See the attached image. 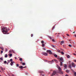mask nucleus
I'll list each match as a JSON object with an SVG mask.
<instances>
[{"instance_id": "nucleus-1", "label": "nucleus", "mask_w": 76, "mask_h": 76, "mask_svg": "<svg viewBox=\"0 0 76 76\" xmlns=\"http://www.w3.org/2000/svg\"><path fill=\"white\" fill-rule=\"evenodd\" d=\"M2 32L4 34H6L8 32V28L7 27H4L2 29Z\"/></svg>"}, {"instance_id": "nucleus-2", "label": "nucleus", "mask_w": 76, "mask_h": 76, "mask_svg": "<svg viewBox=\"0 0 76 76\" xmlns=\"http://www.w3.org/2000/svg\"><path fill=\"white\" fill-rule=\"evenodd\" d=\"M56 73H57V72H56V71H53V73L52 74V75H51V76H55V75H56Z\"/></svg>"}, {"instance_id": "nucleus-3", "label": "nucleus", "mask_w": 76, "mask_h": 76, "mask_svg": "<svg viewBox=\"0 0 76 76\" xmlns=\"http://www.w3.org/2000/svg\"><path fill=\"white\" fill-rule=\"evenodd\" d=\"M39 73H41L40 75H42V76H44V74H43L42 73H44V72L42 71H39Z\"/></svg>"}, {"instance_id": "nucleus-4", "label": "nucleus", "mask_w": 76, "mask_h": 76, "mask_svg": "<svg viewBox=\"0 0 76 76\" xmlns=\"http://www.w3.org/2000/svg\"><path fill=\"white\" fill-rule=\"evenodd\" d=\"M46 52L47 53H49L50 54H52V52L51 51V50H48L46 51Z\"/></svg>"}, {"instance_id": "nucleus-5", "label": "nucleus", "mask_w": 76, "mask_h": 76, "mask_svg": "<svg viewBox=\"0 0 76 76\" xmlns=\"http://www.w3.org/2000/svg\"><path fill=\"white\" fill-rule=\"evenodd\" d=\"M57 68L59 70V72L61 71V69L58 66V65L57 66Z\"/></svg>"}, {"instance_id": "nucleus-6", "label": "nucleus", "mask_w": 76, "mask_h": 76, "mask_svg": "<svg viewBox=\"0 0 76 76\" xmlns=\"http://www.w3.org/2000/svg\"><path fill=\"white\" fill-rule=\"evenodd\" d=\"M42 54H43L44 56H47V54H48V53H44L43 52L42 53Z\"/></svg>"}, {"instance_id": "nucleus-7", "label": "nucleus", "mask_w": 76, "mask_h": 76, "mask_svg": "<svg viewBox=\"0 0 76 76\" xmlns=\"http://www.w3.org/2000/svg\"><path fill=\"white\" fill-rule=\"evenodd\" d=\"M58 73H60V74H61V75H63V72L62 71H59L58 72Z\"/></svg>"}, {"instance_id": "nucleus-8", "label": "nucleus", "mask_w": 76, "mask_h": 76, "mask_svg": "<svg viewBox=\"0 0 76 76\" xmlns=\"http://www.w3.org/2000/svg\"><path fill=\"white\" fill-rule=\"evenodd\" d=\"M59 59L60 60L62 61V62H63V58L61 57L59 58Z\"/></svg>"}, {"instance_id": "nucleus-9", "label": "nucleus", "mask_w": 76, "mask_h": 76, "mask_svg": "<svg viewBox=\"0 0 76 76\" xmlns=\"http://www.w3.org/2000/svg\"><path fill=\"white\" fill-rule=\"evenodd\" d=\"M72 67H75V63H72Z\"/></svg>"}, {"instance_id": "nucleus-10", "label": "nucleus", "mask_w": 76, "mask_h": 76, "mask_svg": "<svg viewBox=\"0 0 76 76\" xmlns=\"http://www.w3.org/2000/svg\"><path fill=\"white\" fill-rule=\"evenodd\" d=\"M54 61H55V62L56 63H58V60H57L56 59H54Z\"/></svg>"}, {"instance_id": "nucleus-11", "label": "nucleus", "mask_w": 76, "mask_h": 76, "mask_svg": "<svg viewBox=\"0 0 76 76\" xmlns=\"http://www.w3.org/2000/svg\"><path fill=\"white\" fill-rule=\"evenodd\" d=\"M67 65L66 64H65L64 65V67L65 69H67Z\"/></svg>"}, {"instance_id": "nucleus-12", "label": "nucleus", "mask_w": 76, "mask_h": 76, "mask_svg": "<svg viewBox=\"0 0 76 76\" xmlns=\"http://www.w3.org/2000/svg\"><path fill=\"white\" fill-rule=\"evenodd\" d=\"M13 63H14V62H13V61H12L11 62V63L10 64L11 66H13Z\"/></svg>"}, {"instance_id": "nucleus-13", "label": "nucleus", "mask_w": 76, "mask_h": 76, "mask_svg": "<svg viewBox=\"0 0 76 76\" xmlns=\"http://www.w3.org/2000/svg\"><path fill=\"white\" fill-rule=\"evenodd\" d=\"M20 68H21V69H23V68H25V67H23L22 66H20Z\"/></svg>"}, {"instance_id": "nucleus-14", "label": "nucleus", "mask_w": 76, "mask_h": 76, "mask_svg": "<svg viewBox=\"0 0 76 76\" xmlns=\"http://www.w3.org/2000/svg\"><path fill=\"white\" fill-rule=\"evenodd\" d=\"M4 57L5 58H7V54H5Z\"/></svg>"}, {"instance_id": "nucleus-15", "label": "nucleus", "mask_w": 76, "mask_h": 76, "mask_svg": "<svg viewBox=\"0 0 76 76\" xmlns=\"http://www.w3.org/2000/svg\"><path fill=\"white\" fill-rule=\"evenodd\" d=\"M62 62L61 61L60 63V66H62L63 64L62 63Z\"/></svg>"}, {"instance_id": "nucleus-16", "label": "nucleus", "mask_w": 76, "mask_h": 76, "mask_svg": "<svg viewBox=\"0 0 76 76\" xmlns=\"http://www.w3.org/2000/svg\"><path fill=\"white\" fill-rule=\"evenodd\" d=\"M66 72L67 73H69V70L67 69L66 70Z\"/></svg>"}, {"instance_id": "nucleus-17", "label": "nucleus", "mask_w": 76, "mask_h": 76, "mask_svg": "<svg viewBox=\"0 0 76 76\" xmlns=\"http://www.w3.org/2000/svg\"><path fill=\"white\" fill-rule=\"evenodd\" d=\"M61 54H62V55H64V52H63V51H61Z\"/></svg>"}, {"instance_id": "nucleus-18", "label": "nucleus", "mask_w": 76, "mask_h": 76, "mask_svg": "<svg viewBox=\"0 0 76 76\" xmlns=\"http://www.w3.org/2000/svg\"><path fill=\"white\" fill-rule=\"evenodd\" d=\"M0 49H1L2 50H4V49L3 48H1V47H0Z\"/></svg>"}, {"instance_id": "nucleus-19", "label": "nucleus", "mask_w": 76, "mask_h": 76, "mask_svg": "<svg viewBox=\"0 0 76 76\" xmlns=\"http://www.w3.org/2000/svg\"><path fill=\"white\" fill-rule=\"evenodd\" d=\"M49 64H53V63L51 61H50L49 62Z\"/></svg>"}, {"instance_id": "nucleus-20", "label": "nucleus", "mask_w": 76, "mask_h": 76, "mask_svg": "<svg viewBox=\"0 0 76 76\" xmlns=\"http://www.w3.org/2000/svg\"><path fill=\"white\" fill-rule=\"evenodd\" d=\"M9 56L10 57H12V54L11 53L9 55Z\"/></svg>"}, {"instance_id": "nucleus-21", "label": "nucleus", "mask_w": 76, "mask_h": 76, "mask_svg": "<svg viewBox=\"0 0 76 76\" xmlns=\"http://www.w3.org/2000/svg\"><path fill=\"white\" fill-rule=\"evenodd\" d=\"M1 69L2 70V71H3V68H2V67H0Z\"/></svg>"}, {"instance_id": "nucleus-22", "label": "nucleus", "mask_w": 76, "mask_h": 76, "mask_svg": "<svg viewBox=\"0 0 76 76\" xmlns=\"http://www.w3.org/2000/svg\"><path fill=\"white\" fill-rule=\"evenodd\" d=\"M20 61H22L23 60H22V58H20L19 59Z\"/></svg>"}, {"instance_id": "nucleus-23", "label": "nucleus", "mask_w": 76, "mask_h": 76, "mask_svg": "<svg viewBox=\"0 0 76 76\" xmlns=\"http://www.w3.org/2000/svg\"><path fill=\"white\" fill-rule=\"evenodd\" d=\"M69 47H72V45H68Z\"/></svg>"}, {"instance_id": "nucleus-24", "label": "nucleus", "mask_w": 76, "mask_h": 76, "mask_svg": "<svg viewBox=\"0 0 76 76\" xmlns=\"http://www.w3.org/2000/svg\"><path fill=\"white\" fill-rule=\"evenodd\" d=\"M22 64V65H25V63H23Z\"/></svg>"}, {"instance_id": "nucleus-25", "label": "nucleus", "mask_w": 76, "mask_h": 76, "mask_svg": "<svg viewBox=\"0 0 76 76\" xmlns=\"http://www.w3.org/2000/svg\"><path fill=\"white\" fill-rule=\"evenodd\" d=\"M49 38H50V39H53V38H52V37H51L49 36Z\"/></svg>"}, {"instance_id": "nucleus-26", "label": "nucleus", "mask_w": 76, "mask_h": 76, "mask_svg": "<svg viewBox=\"0 0 76 76\" xmlns=\"http://www.w3.org/2000/svg\"><path fill=\"white\" fill-rule=\"evenodd\" d=\"M42 44H44V41L43 40H42L41 42Z\"/></svg>"}, {"instance_id": "nucleus-27", "label": "nucleus", "mask_w": 76, "mask_h": 76, "mask_svg": "<svg viewBox=\"0 0 76 76\" xmlns=\"http://www.w3.org/2000/svg\"><path fill=\"white\" fill-rule=\"evenodd\" d=\"M54 56L55 57H57V55L56 54H55Z\"/></svg>"}, {"instance_id": "nucleus-28", "label": "nucleus", "mask_w": 76, "mask_h": 76, "mask_svg": "<svg viewBox=\"0 0 76 76\" xmlns=\"http://www.w3.org/2000/svg\"><path fill=\"white\" fill-rule=\"evenodd\" d=\"M12 53H15V51H14V50H12Z\"/></svg>"}, {"instance_id": "nucleus-29", "label": "nucleus", "mask_w": 76, "mask_h": 76, "mask_svg": "<svg viewBox=\"0 0 76 76\" xmlns=\"http://www.w3.org/2000/svg\"><path fill=\"white\" fill-rule=\"evenodd\" d=\"M52 47H53L54 48H55V47H56V45H52Z\"/></svg>"}, {"instance_id": "nucleus-30", "label": "nucleus", "mask_w": 76, "mask_h": 76, "mask_svg": "<svg viewBox=\"0 0 76 76\" xmlns=\"http://www.w3.org/2000/svg\"><path fill=\"white\" fill-rule=\"evenodd\" d=\"M10 61H13V59H10Z\"/></svg>"}, {"instance_id": "nucleus-31", "label": "nucleus", "mask_w": 76, "mask_h": 76, "mask_svg": "<svg viewBox=\"0 0 76 76\" xmlns=\"http://www.w3.org/2000/svg\"><path fill=\"white\" fill-rule=\"evenodd\" d=\"M7 49H6L5 51V52H7Z\"/></svg>"}, {"instance_id": "nucleus-32", "label": "nucleus", "mask_w": 76, "mask_h": 76, "mask_svg": "<svg viewBox=\"0 0 76 76\" xmlns=\"http://www.w3.org/2000/svg\"><path fill=\"white\" fill-rule=\"evenodd\" d=\"M57 51L58 52H59V53H60V52H61V51H60V50H57Z\"/></svg>"}, {"instance_id": "nucleus-33", "label": "nucleus", "mask_w": 76, "mask_h": 76, "mask_svg": "<svg viewBox=\"0 0 76 76\" xmlns=\"http://www.w3.org/2000/svg\"><path fill=\"white\" fill-rule=\"evenodd\" d=\"M16 67H18V66H19V64H16Z\"/></svg>"}, {"instance_id": "nucleus-34", "label": "nucleus", "mask_w": 76, "mask_h": 76, "mask_svg": "<svg viewBox=\"0 0 76 76\" xmlns=\"http://www.w3.org/2000/svg\"><path fill=\"white\" fill-rule=\"evenodd\" d=\"M0 60H3V57H1L0 58Z\"/></svg>"}, {"instance_id": "nucleus-35", "label": "nucleus", "mask_w": 76, "mask_h": 76, "mask_svg": "<svg viewBox=\"0 0 76 76\" xmlns=\"http://www.w3.org/2000/svg\"><path fill=\"white\" fill-rule=\"evenodd\" d=\"M42 47H44V46H45V44H42Z\"/></svg>"}, {"instance_id": "nucleus-36", "label": "nucleus", "mask_w": 76, "mask_h": 76, "mask_svg": "<svg viewBox=\"0 0 76 76\" xmlns=\"http://www.w3.org/2000/svg\"><path fill=\"white\" fill-rule=\"evenodd\" d=\"M7 63V61H4V63H5V64H6Z\"/></svg>"}, {"instance_id": "nucleus-37", "label": "nucleus", "mask_w": 76, "mask_h": 76, "mask_svg": "<svg viewBox=\"0 0 76 76\" xmlns=\"http://www.w3.org/2000/svg\"><path fill=\"white\" fill-rule=\"evenodd\" d=\"M52 41H53V42H55V40H54V39H52Z\"/></svg>"}, {"instance_id": "nucleus-38", "label": "nucleus", "mask_w": 76, "mask_h": 76, "mask_svg": "<svg viewBox=\"0 0 76 76\" xmlns=\"http://www.w3.org/2000/svg\"><path fill=\"white\" fill-rule=\"evenodd\" d=\"M3 51L2 50H1V53H3Z\"/></svg>"}, {"instance_id": "nucleus-39", "label": "nucleus", "mask_w": 76, "mask_h": 76, "mask_svg": "<svg viewBox=\"0 0 76 76\" xmlns=\"http://www.w3.org/2000/svg\"><path fill=\"white\" fill-rule=\"evenodd\" d=\"M67 58H69L70 57V56L69 55H68L67 56Z\"/></svg>"}, {"instance_id": "nucleus-40", "label": "nucleus", "mask_w": 76, "mask_h": 76, "mask_svg": "<svg viewBox=\"0 0 76 76\" xmlns=\"http://www.w3.org/2000/svg\"><path fill=\"white\" fill-rule=\"evenodd\" d=\"M61 42V43H62L63 44V43H64V41H62Z\"/></svg>"}, {"instance_id": "nucleus-41", "label": "nucleus", "mask_w": 76, "mask_h": 76, "mask_svg": "<svg viewBox=\"0 0 76 76\" xmlns=\"http://www.w3.org/2000/svg\"><path fill=\"white\" fill-rule=\"evenodd\" d=\"M7 61H8V63H10V60H7Z\"/></svg>"}, {"instance_id": "nucleus-42", "label": "nucleus", "mask_w": 76, "mask_h": 76, "mask_svg": "<svg viewBox=\"0 0 76 76\" xmlns=\"http://www.w3.org/2000/svg\"><path fill=\"white\" fill-rule=\"evenodd\" d=\"M51 62L52 63H54V61H53V60H52L51 61Z\"/></svg>"}, {"instance_id": "nucleus-43", "label": "nucleus", "mask_w": 76, "mask_h": 76, "mask_svg": "<svg viewBox=\"0 0 76 76\" xmlns=\"http://www.w3.org/2000/svg\"><path fill=\"white\" fill-rule=\"evenodd\" d=\"M74 75H75V76H76V72H75L74 73Z\"/></svg>"}, {"instance_id": "nucleus-44", "label": "nucleus", "mask_w": 76, "mask_h": 76, "mask_svg": "<svg viewBox=\"0 0 76 76\" xmlns=\"http://www.w3.org/2000/svg\"><path fill=\"white\" fill-rule=\"evenodd\" d=\"M9 53H12V51L11 50H10L9 51Z\"/></svg>"}, {"instance_id": "nucleus-45", "label": "nucleus", "mask_w": 76, "mask_h": 76, "mask_svg": "<svg viewBox=\"0 0 76 76\" xmlns=\"http://www.w3.org/2000/svg\"><path fill=\"white\" fill-rule=\"evenodd\" d=\"M33 34H31V37H33Z\"/></svg>"}, {"instance_id": "nucleus-46", "label": "nucleus", "mask_w": 76, "mask_h": 76, "mask_svg": "<svg viewBox=\"0 0 76 76\" xmlns=\"http://www.w3.org/2000/svg\"><path fill=\"white\" fill-rule=\"evenodd\" d=\"M67 36H68V37H69V35L68 34H66Z\"/></svg>"}, {"instance_id": "nucleus-47", "label": "nucleus", "mask_w": 76, "mask_h": 76, "mask_svg": "<svg viewBox=\"0 0 76 76\" xmlns=\"http://www.w3.org/2000/svg\"><path fill=\"white\" fill-rule=\"evenodd\" d=\"M54 28H55V26H53V29H54Z\"/></svg>"}, {"instance_id": "nucleus-48", "label": "nucleus", "mask_w": 76, "mask_h": 76, "mask_svg": "<svg viewBox=\"0 0 76 76\" xmlns=\"http://www.w3.org/2000/svg\"><path fill=\"white\" fill-rule=\"evenodd\" d=\"M74 61H75V62H76V60H74Z\"/></svg>"}, {"instance_id": "nucleus-49", "label": "nucleus", "mask_w": 76, "mask_h": 76, "mask_svg": "<svg viewBox=\"0 0 76 76\" xmlns=\"http://www.w3.org/2000/svg\"><path fill=\"white\" fill-rule=\"evenodd\" d=\"M75 38H76V34H75Z\"/></svg>"}, {"instance_id": "nucleus-50", "label": "nucleus", "mask_w": 76, "mask_h": 76, "mask_svg": "<svg viewBox=\"0 0 76 76\" xmlns=\"http://www.w3.org/2000/svg\"><path fill=\"white\" fill-rule=\"evenodd\" d=\"M73 33V34H74V33H75V32L74 31V32Z\"/></svg>"}, {"instance_id": "nucleus-51", "label": "nucleus", "mask_w": 76, "mask_h": 76, "mask_svg": "<svg viewBox=\"0 0 76 76\" xmlns=\"http://www.w3.org/2000/svg\"><path fill=\"white\" fill-rule=\"evenodd\" d=\"M65 76H68V75H65Z\"/></svg>"}, {"instance_id": "nucleus-52", "label": "nucleus", "mask_w": 76, "mask_h": 76, "mask_svg": "<svg viewBox=\"0 0 76 76\" xmlns=\"http://www.w3.org/2000/svg\"><path fill=\"white\" fill-rule=\"evenodd\" d=\"M74 55H75H75H76V54L75 53H74Z\"/></svg>"}, {"instance_id": "nucleus-53", "label": "nucleus", "mask_w": 76, "mask_h": 76, "mask_svg": "<svg viewBox=\"0 0 76 76\" xmlns=\"http://www.w3.org/2000/svg\"><path fill=\"white\" fill-rule=\"evenodd\" d=\"M43 74L44 76H45V74Z\"/></svg>"}, {"instance_id": "nucleus-54", "label": "nucleus", "mask_w": 76, "mask_h": 76, "mask_svg": "<svg viewBox=\"0 0 76 76\" xmlns=\"http://www.w3.org/2000/svg\"><path fill=\"white\" fill-rule=\"evenodd\" d=\"M15 59H16V57H15Z\"/></svg>"}, {"instance_id": "nucleus-55", "label": "nucleus", "mask_w": 76, "mask_h": 76, "mask_svg": "<svg viewBox=\"0 0 76 76\" xmlns=\"http://www.w3.org/2000/svg\"><path fill=\"white\" fill-rule=\"evenodd\" d=\"M60 44H61V45H62V44L61 43H60Z\"/></svg>"}, {"instance_id": "nucleus-56", "label": "nucleus", "mask_w": 76, "mask_h": 76, "mask_svg": "<svg viewBox=\"0 0 76 76\" xmlns=\"http://www.w3.org/2000/svg\"><path fill=\"white\" fill-rule=\"evenodd\" d=\"M7 64H8V63H7Z\"/></svg>"}, {"instance_id": "nucleus-57", "label": "nucleus", "mask_w": 76, "mask_h": 76, "mask_svg": "<svg viewBox=\"0 0 76 76\" xmlns=\"http://www.w3.org/2000/svg\"><path fill=\"white\" fill-rule=\"evenodd\" d=\"M21 63H22V62H21Z\"/></svg>"}, {"instance_id": "nucleus-58", "label": "nucleus", "mask_w": 76, "mask_h": 76, "mask_svg": "<svg viewBox=\"0 0 76 76\" xmlns=\"http://www.w3.org/2000/svg\"><path fill=\"white\" fill-rule=\"evenodd\" d=\"M0 72H1V70L0 69Z\"/></svg>"}, {"instance_id": "nucleus-59", "label": "nucleus", "mask_w": 76, "mask_h": 76, "mask_svg": "<svg viewBox=\"0 0 76 76\" xmlns=\"http://www.w3.org/2000/svg\"><path fill=\"white\" fill-rule=\"evenodd\" d=\"M71 70H73V69H71Z\"/></svg>"}, {"instance_id": "nucleus-60", "label": "nucleus", "mask_w": 76, "mask_h": 76, "mask_svg": "<svg viewBox=\"0 0 76 76\" xmlns=\"http://www.w3.org/2000/svg\"><path fill=\"white\" fill-rule=\"evenodd\" d=\"M58 34H60V33H58Z\"/></svg>"}, {"instance_id": "nucleus-61", "label": "nucleus", "mask_w": 76, "mask_h": 76, "mask_svg": "<svg viewBox=\"0 0 76 76\" xmlns=\"http://www.w3.org/2000/svg\"><path fill=\"white\" fill-rule=\"evenodd\" d=\"M0 76H1V75H0Z\"/></svg>"}, {"instance_id": "nucleus-62", "label": "nucleus", "mask_w": 76, "mask_h": 76, "mask_svg": "<svg viewBox=\"0 0 76 76\" xmlns=\"http://www.w3.org/2000/svg\"><path fill=\"white\" fill-rule=\"evenodd\" d=\"M75 52L76 53V51Z\"/></svg>"}]
</instances>
